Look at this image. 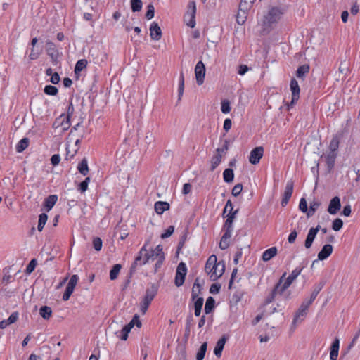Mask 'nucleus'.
Returning a JSON list of instances; mask_svg holds the SVG:
<instances>
[{
  "label": "nucleus",
  "mask_w": 360,
  "mask_h": 360,
  "mask_svg": "<svg viewBox=\"0 0 360 360\" xmlns=\"http://www.w3.org/2000/svg\"><path fill=\"white\" fill-rule=\"evenodd\" d=\"M286 9L283 6H271L265 12L262 20V27L264 32H270L275 28L283 20Z\"/></svg>",
  "instance_id": "f257e3e1"
},
{
  "label": "nucleus",
  "mask_w": 360,
  "mask_h": 360,
  "mask_svg": "<svg viewBox=\"0 0 360 360\" xmlns=\"http://www.w3.org/2000/svg\"><path fill=\"white\" fill-rule=\"evenodd\" d=\"M225 265L223 262H217L215 255H212L207 260L205 271L209 276L210 280L215 281L224 274Z\"/></svg>",
  "instance_id": "f03ea898"
},
{
  "label": "nucleus",
  "mask_w": 360,
  "mask_h": 360,
  "mask_svg": "<svg viewBox=\"0 0 360 360\" xmlns=\"http://www.w3.org/2000/svg\"><path fill=\"white\" fill-rule=\"evenodd\" d=\"M158 287L155 284H151L150 286L146 289L145 295L140 302V311L143 314L147 311L150 304L158 294Z\"/></svg>",
  "instance_id": "7ed1b4c3"
},
{
  "label": "nucleus",
  "mask_w": 360,
  "mask_h": 360,
  "mask_svg": "<svg viewBox=\"0 0 360 360\" xmlns=\"http://www.w3.org/2000/svg\"><path fill=\"white\" fill-rule=\"evenodd\" d=\"M196 4L195 1H190L187 5V10L184 16L185 24L193 28L195 26Z\"/></svg>",
  "instance_id": "20e7f679"
},
{
  "label": "nucleus",
  "mask_w": 360,
  "mask_h": 360,
  "mask_svg": "<svg viewBox=\"0 0 360 360\" xmlns=\"http://www.w3.org/2000/svg\"><path fill=\"white\" fill-rule=\"evenodd\" d=\"M149 257L150 260L156 261L155 270L157 271L165 260V254L162 250V246L161 245H158L155 249L151 250V251L149 252Z\"/></svg>",
  "instance_id": "39448f33"
},
{
  "label": "nucleus",
  "mask_w": 360,
  "mask_h": 360,
  "mask_svg": "<svg viewBox=\"0 0 360 360\" xmlns=\"http://www.w3.org/2000/svg\"><path fill=\"white\" fill-rule=\"evenodd\" d=\"M149 245V240L145 242L143 247L141 248L138 253V255L135 258L134 264L142 266L146 264L150 261L149 252L147 250V247Z\"/></svg>",
  "instance_id": "423d86ee"
},
{
  "label": "nucleus",
  "mask_w": 360,
  "mask_h": 360,
  "mask_svg": "<svg viewBox=\"0 0 360 360\" xmlns=\"http://www.w3.org/2000/svg\"><path fill=\"white\" fill-rule=\"evenodd\" d=\"M79 281V276L76 274L72 275L68 283L66 289L63 295V300L67 301L70 299L71 295L74 292L75 288L77 285Z\"/></svg>",
  "instance_id": "0eeeda50"
},
{
  "label": "nucleus",
  "mask_w": 360,
  "mask_h": 360,
  "mask_svg": "<svg viewBox=\"0 0 360 360\" xmlns=\"http://www.w3.org/2000/svg\"><path fill=\"white\" fill-rule=\"evenodd\" d=\"M186 272L187 268L186 264L184 262H181L177 266L175 276V285L177 287H180L184 284Z\"/></svg>",
  "instance_id": "6e6552de"
},
{
  "label": "nucleus",
  "mask_w": 360,
  "mask_h": 360,
  "mask_svg": "<svg viewBox=\"0 0 360 360\" xmlns=\"http://www.w3.org/2000/svg\"><path fill=\"white\" fill-rule=\"evenodd\" d=\"M290 90L292 92V100L290 103L288 105V110L292 107L299 100L300 89L298 82L295 79H292L290 81Z\"/></svg>",
  "instance_id": "1a4fd4ad"
},
{
  "label": "nucleus",
  "mask_w": 360,
  "mask_h": 360,
  "mask_svg": "<svg viewBox=\"0 0 360 360\" xmlns=\"http://www.w3.org/2000/svg\"><path fill=\"white\" fill-rule=\"evenodd\" d=\"M205 76V67L202 61H198L195 67V77L198 85L200 86L204 83Z\"/></svg>",
  "instance_id": "9d476101"
},
{
  "label": "nucleus",
  "mask_w": 360,
  "mask_h": 360,
  "mask_svg": "<svg viewBox=\"0 0 360 360\" xmlns=\"http://www.w3.org/2000/svg\"><path fill=\"white\" fill-rule=\"evenodd\" d=\"M264 155V148L258 146L252 149L250 153L249 161L252 165H257L259 162Z\"/></svg>",
  "instance_id": "9b49d317"
},
{
  "label": "nucleus",
  "mask_w": 360,
  "mask_h": 360,
  "mask_svg": "<svg viewBox=\"0 0 360 360\" xmlns=\"http://www.w3.org/2000/svg\"><path fill=\"white\" fill-rule=\"evenodd\" d=\"M285 276L286 273H284L276 285V290H278L279 294H282L293 282L290 278H285Z\"/></svg>",
  "instance_id": "f8f14e48"
},
{
  "label": "nucleus",
  "mask_w": 360,
  "mask_h": 360,
  "mask_svg": "<svg viewBox=\"0 0 360 360\" xmlns=\"http://www.w3.org/2000/svg\"><path fill=\"white\" fill-rule=\"evenodd\" d=\"M61 127L63 131L68 130L70 127V118L65 117V115H61L53 123V127L58 128Z\"/></svg>",
  "instance_id": "ddd939ff"
},
{
  "label": "nucleus",
  "mask_w": 360,
  "mask_h": 360,
  "mask_svg": "<svg viewBox=\"0 0 360 360\" xmlns=\"http://www.w3.org/2000/svg\"><path fill=\"white\" fill-rule=\"evenodd\" d=\"M320 229V226L318 225L316 227L311 228L307 233L305 242H304V246L307 249H309L311 247L313 242Z\"/></svg>",
  "instance_id": "4468645a"
},
{
  "label": "nucleus",
  "mask_w": 360,
  "mask_h": 360,
  "mask_svg": "<svg viewBox=\"0 0 360 360\" xmlns=\"http://www.w3.org/2000/svg\"><path fill=\"white\" fill-rule=\"evenodd\" d=\"M293 192V183L292 181H288L285 188L283 196L281 200V205L285 207L287 205L290 198L292 196Z\"/></svg>",
  "instance_id": "2eb2a0df"
},
{
  "label": "nucleus",
  "mask_w": 360,
  "mask_h": 360,
  "mask_svg": "<svg viewBox=\"0 0 360 360\" xmlns=\"http://www.w3.org/2000/svg\"><path fill=\"white\" fill-rule=\"evenodd\" d=\"M340 199L339 197L335 196L330 200L328 207V212L330 214H335L340 210Z\"/></svg>",
  "instance_id": "dca6fc26"
},
{
  "label": "nucleus",
  "mask_w": 360,
  "mask_h": 360,
  "mask_svg": "<svg viewBox=\"0 0 360 360\" xmlns=\"http://www.w3.org/2000/svg\"><path fill=\"white\" fill-rule=\"evenodd\" d=\"M150 36L155 41H158L162 37V30L155 22H153L150 26Z\"/></svg>",
  "instance_id": "f3484780"
},
{
  "label": "nucleus",
  "mask_w": 360,
  "mask_h": 360,
  "mask_svg": "<svg viewBox=\"0 0 360 360\" xmlns=\"http://www.w3.org/2000/svg\"><path fill=\"white\" fill-rule=\"evenodd\" d=\"M192 297L194 302V310L195 315L196 316H199L201 313V309L203 305L204 300L202 297H198L197 295L194 292V290L193 289L192 292Z\"/></svg>",
  "instance_id": "a211bd4d"
},
{
  "label": "nucleus",
  "mask_w": 360,
  "mask_h": 360,
  "mask_svg": "<svg viewBox=\"0 0 360 360\" xmlns=\"http://www.w3.org/2000/svg\"><path fill=\"white\" fill-rule=\"evenodd\" d=\"M337 157V153L328 150L326 153L321 155V158H324L325 161L329 168L334 166L335 160Z\"/></svg>",
  "instance_id": "6ab92c4d"
},
{
  "label": "nucleus",
  "mask_w": 360,
  "mask_h": 360,
  "mask_svg": "<svg viewBox=\"0 0 360 360\" xmlns=\"http://www.w3.org/2000/svg\"><path fill=\"white\" fill-rule=\"evenodd\" d=\"M333 250V246L330 244L323 245L321 251L318 253V259L324 260L327 259L332 254Z\"/></svg>",
  "instance_id": "aec40b11"
},
{
  "label": "nucleus",
  "mask_w": 360,
  "mask_h": 360,
  "mask_svg": "<svg viewBox=\"0 0 360 360\" xmlns=\"http://www.w3.org/2000/svg\"><path fill=\"white\" fill-rule=\"evenodd\" d=\"M339 348H340V340L338 338H335L333 342L330 351V360H337L339 354Z\"/></svg>",
  "instance_id": "412c9836"
},
{
  "label": "nucleus",
  "mask_w": 360,
  "mask_h": 360,
  "mask_svg": "<svg viewBox=\"0 0 360 360\" xmlns=\"http://www.w3.org/2000/svg\"><path fill=\"white\" fill-rule=\"evenodd\" d=\"M226 340L227 338L224 335L217 341L214 349V353L217 357H220L221 356V353Z\"/></svg>",
  "instance_id": "4be33fe9"
},
{
  "label": "nucleus",
  "mask_w": 360,
  "mask_h": 360,
  "mask_svg": "<svg viewBox=\"0 0 360 360\" xmlns=\"http://www.w3.org/2000/svg\"><path fill=\"white\" fill-rule=\"evenodd\" d=\"M154 208L157 214H162L169 209V204L164 201H158L155 203Z\"/></svg>",
  "instance_id": "5701e85b"
},
{
  "label": "nucleus",
  "mask_w": 360,
  "mask_h": 360,
  "mask_svg": "<svg viewBox=\"0 0 360 360\" xmlns=\"http://www.w3.org/2000/svg\"><path fill=\"white\" fill-rule=\"evenodd\" d=\"M141 325L142 324L139 319V316L137 314H136L131 320V321L128 324H127L123 328L127 330V331L130 333L131 330L134 326H136L138 328H140L141 327Z\"/></svg>",
  "instance_id": "b1692460"
},
{
  "label": "nucleus",
  "mask_w": 360,
  "mask_h": 360,
  "mask_svg": "<svg viewBox=\"0 0 360 360\" xmlns=\"http://www.w3.org/2000/svg\"><path fill=\"white\" fill-rule=\"evenodd\" d=\"M58 200V196L56 195H51L46 198L44 202V206L47 211H49L55 205Z\"/></svg>",
  "instance_id": "393cba45"
},
{
  "label": "nucleus",
  "mask_w": 360,
  "mask_h": 360,
  "mask_svg": "<svg viewBox=\"0 0 360 360\" xmlns=\"http://www.w3.org/2000/svg\"><path fill=\"white\" fill-rule=\"evenodd\" d=\"M248 12L249 10H243V8L239 6L238 12L236 15V20L238 24L243 25L245 22Z\"/></svg>",
  "instance_id": "a878e982"
},
{
  "label": "nucleus",
  "mask_w": 360,
  "mask_h": 360,
  "mask_svg": "<svg viewBox=\"0 0 360 360\" xmlns=\"http://www.w3.org/2000/svg\"><path fill=\"white\" fill-rule=\"evenodd\" d=\"M277 254V248L276 247H271L267 250H266L262 255V259L264 262L269 261L274 257H275Z\"/></svg>",
  "instance_id": "bb28decb"
},
{
  "label": "nucleus",
  "mask_w": 360,
  "mask_h": 360,
  "mask_svg": "<svg viewBox=\"0 0 360 360\" xmlns=\"http://www.w3.org/2000/svg\"><path fill=\"white\" fill-rule=\"evenodd\" d=\"M46 51H47L48 55L51 58L54 59V58H57L58 51L56 48L55 44L50 41H46Z\"/></svg>",
  "instance_id": "cd10ccee"
},
{
  "label": "nucleus",
  "mask_w": 360,
  "mask_h": 360,
  "mask_svg": "<svg viewBox=\"0 0 360 360\" xmlns=\"http://www.w3.org/2000/svg\"><path fill=\"white\" fill-rule=\"evenodd\" d=\"M306 315L307 312L303 311L302 309H298L294 316V319L292 323V326L296 328L297 325L304 319Z\"/></svg>",
  "instance_id": "c85d7f7f"
},
{
  "label": "nucleus",
  "mask_w": 360,
  "mask_h": 360,
  "mask_svg": "<svg viewBox=\"0 0 360 360\" xmlns=\"http://www.w3.org/2000/svg\"><path fill=\"white\" fill-rule=\"evenodd\" d=\"M30 141L28 138L22 139L16 145L15 149L18 153L23 152L29 146Z\"/></svg>",
  "instance_id": "c756f323"
},
{
  "label": "nucleus",
  "mask_w": 360,
  "mask_h": 360,
  "mask_svg": "<svg viewBox=\"0 0 360 360\" xmlns=\"http://www.w3.org/2000/svg\"><path fill=\"white\" fill-rule=\"evenodd\" d=\"M39 314L43 319L48 320L51 316L52 310L48 306H43L39 309Z\"/></svg>",
  "instance_id": "7c9ffc66"
},
{
  "label": "nucleus",
  "mask_w": 360,
  "mask_h": 360,
  "mask_svg": "<svg viewBox=\"0 0 360 360\" xmlns=\"http://www.w3.org/2000/svg\"><path fill=\"white\" fill-rule=\"evenodd\" d=\"M77 169L82 175L86 176L89 172L87 160L86 159H83L78 165Z\"/></svg>",
  "instance_id": "2f4dec72"
},
{
  "label": "nucleus",
  "mask_w": 360,
  "mask_h": 360,
  "mask_svg": "<svg viewBox=\"0 0 360 360\" xmlns=\"http://www.w3.org/2000/svg\"><path fill=\"white\" fill-rule=\"evenodd\" d=\"M221 162V155L217 150V153L215 154L211 160V169L214 170Z\"/></svg>",
  "instance_id": "473e14b6"
},
{
  "label": "nucleus",
  "mask_w": 360,
  "mask_h": 360,
  "mask_svg": "<svg viewBox=\"0 0 360 360\" xmlns=\"http://www.w3.org/2000/svg\"><path fill=\"white\" fill-rule=\"evenodd\" d=\"M223 178L225 182H232L234 178L233 171L231 169H226L223 172Z\"/></svg>",
  "instance_id": "72a5a7b5"
},
{
  "label": "nucleus",
  "mask_w": 360,
  "mask_h": 360,
  "mask_svg": "<svg viewBox=\"0 0 360 360\" xmlns=\"http://www.w3.org/2000/svg\"><path fill=\"white\" fill-rule=\"evenodd\" d=\"M48 216L45 213H41L39 216L37 229L39 231H41L47 221Z\"/></svg>",
  "instance_id": "f704fd0d"
},
{
  "label": "nucleus",
  "mask_w": 360,
  "mask_h": 360,
  "mask_svg": "<svg viewBox=\"0 0 360 360\" xmlns=\"http://www.w3.org/2000/svg\"><path fill=\"white\" fill-rule=\"evenodd\" d=\"M214 307V300L212 297H209L205 302V314H210Z\"/></svg>",
  "instance_id": "c9c22d12"
},
{
  "label": "nucleus",
  "mask_w": 360,
  "mask_h": 360,
  "mask_svg": "<svg viewBox=\"0 0 360 360\" xmlns=\"http://www.w3.org/2000/svg\"><path fill=\"white\" fill-rule=\"evenodd\" d=\"M87 65V60L85 59L79 60L75 67V72L79 73L82 71Z\"/></svg>",
  "instance_id": "e433bc0d"
},
{
  "label": "nucleus",
  "mask_w": 360,
  "mask_h": 360,
  "mask_svg": "<svg viewBox=\"0 0 360 360\" xmlns=\"http://www.w3.org/2000/svg\"><path fill=\"white\" fill-rule=\"evenodd\" d=\"M121 268L122 266L118 264L113 266L112 269L110 271V278L111 280H115L117 278Z\"/></svg>",
  "instance_id": "4c0bfd02"
},
{
  "label": "nucleus",
  "mask_w": 360,
  "mask_h": 360,
  "mask_svg": "<svg viewBox=\"0 0 360 360\" xmlns=\"http://www.w3.org/2000/svg\"><path fill=\"white\" fill-rule=\"evenodd\" d=\"M309 65H304L300 66L297 70L296 75L299 78H303L305 76V75L307 72H309Z\"/></svg>",
  "instance_id": "58836bf2"
},
{
  "label": "nucleus",
  "mask_w": 360,
  "mask_h": 360,
  "mask_svg": "<svg viewBox=\"0 0 360 360\" xmlns=\"http://www.w3.org/2000/svg\"><path fill=\"white\" fill-rule=\"evenodd\" d=\"M320 206V202L318 201H313L310 203L309 209L307 210V215L308 217H310L314 215L316 210Z\"/></svg>",
  "instance_id": "ea45409f"
},
{
  "label": "nucleus",
  "mask_w": 360,
  "mask_h": 360,
  "mask_svg": "<svg viewBox=\"0 0 360 360\" xmlns=\"http://www.w3.org/2000/svg\"><path fill=\"white\" fill-rule=\"evenodd\" d=\"M206 350H207V343L204 342L203 344H202L198 352H197L196 360H202L205 357Z\"/></svg>",
  "instance_id": "a19ab883"
},
{
  "label": "nucleus",
  "mask_w": 360,
  "mask_h": 360,
  "mask_svg": "<svg viewBox=\"0 0 360 360\" xmlns=\"http://www.w3.org/2000/svg\"><path fill=\"white\" fill-rule=\"evenodd\" d=\"M142 1L141 0H131V8L133 12H139L142 8Z\"/></svg>",
  "instance_id": "79ce46f5"
},
{
  "label": "nucleus",
  "mask_w": 360,
  "mask_h": 360,
  "mask_svg": "<svg viewBox=\"0 0 360 360\" xmlns=\"http://www.w3.org/2000/svg\"><path fill=\"white\" fill-rule=\"evenodd\" d=\"M255 0H241L239 6L243 10H250Z\"/></svg>",
  "instance_id": "37998d69"
},
{
  "label": "nucleus",
  "mask_w": 360,
  "mask_h": 360,
  "mask_svg": "<svg viewBox=\"0 0 360 360\" xmlns=\"http://www.w3.org/2000/svg\"><path fill=\"white\" fill-rule=\"evenodd\" d=\"M276 293H278V290H276V287L272 290L271 293L266 297L265 300L264 307H267L268 305L272 304L273 301L275 299Z\"/></svg>",
  "instance_id": "c03bdc74"
},
{
  "label": "nucleus",
  "mask_w": 360,
  "mask_h": 360,
  "mask_svg": "<svg viewBox=\"0 0 360 360\" xmlns=\"http://www.w3.org/2000/svg\"><path fill=\"white\" fill-rule=\"evenodd\" d=\"M339 148V140L335 137L330 142L328 150L337 153Z\"/></svg>",
  "instance_id": "a18cd8bd"
},
{
  "label": "nucleus",
  "mask_w": 360,
  "mask_h": 360,
  "mask_svg": "<svg viewBox=\"0 0 360 360\" xmlns=\"http://www.w3.org/2000/svg\"><path fill=\"white\" fill-rule=\"evenodd\" d=\"M303 269H304V266L296 267L288 277L290 278V280L294 281L298 277V276L301 274Z\"/></svg>",
  "instance_id": "49530a36"
},
{
  "label": "nucleus",
  "mask_w": 360,
  "mask_h": 360,
  "mask_svg": "<svg viewBox=\"0 0 360 360\" xmlns=\"http://www.w3.org/2000/svg\"><path fill=\"white\" fill-rule=\"evenodd\" d=\"M221 110L224 114H228L231 111L230 102L228 100H223L221 103Z\"/></svg>",
  "instance_id": "de8ad7c7"
},
{
  "label": "nucleus",
  "mask_w": 360,
  "mask_h": 360,
  "mask_svg": "<svg viewBox=\"0 0 360 360\" xmlns=\"http://www.w3.org/2000/svg\"><path fill=\"white\" fill-rule=\"evenodd\" d=\"M184 77L183 73H181L179 79V87H178V93H179V98L181 97V96L184 94Z\"/></svg>",
  "instance_id": "09e8293b"
},
{
  "label": "nucleus",
  "mask_w": 360,
  "mask_h": 360,
  "mask_svg": "<svg viewBox=\"0 0 360 360\" xmlns=\"http://www.w3.org/2000/svg\"><path fill=\"white\" fill-rule=\"evenodd\" d=\"M342 226H343L342 220L341 219L337 218L333 221L332 229L335 231H338L342 228Z\"/></svg>",
  "instance_id": "8fccbe9b"
},
{
  "label": "nucleus",
  "mask_w": 360,
  "mask_h": 360,
  "mask_svg": "<svg viewBox=\"0 0 360 360\" xmlns=\"http://www.w3.org/2000/svg\"><path fill=\"white\" fill-rule=\"evenodd\" d=\"M44 91L46 94L51 96H55L58 93L57 88L51 85L46 86Z\"/></svg>",
  "instance_id": "3c124183"
},
{
  "label": "nucleus",
  "mask_w": 360,
  "mask_h": 360,
  "mask_svg": "<svg viewBox=\"0 0 360 360\" xmlns=\"http://www.w3.org/2000/svg\"><path fill=\"white\" fill-rule=\"evenodd\" d=\"M155 15V8L153 4H150L147 6V11L146 13V18L148 20H150L154 17Z\"/></svg>",
  "instance_id": "603ef678"
},
{
  "label": "nucleus",
  "mask_w": 360,
  "mask_h": 360,
  "mask_svg": "<svg viewBox=\"0 0 360 360\" xmlns=\"http://www.w3.org/2000/svg\"><path fill=\"white\" fill-rule=\"evenodd\" d=\"M93 245L96 251H100L103 246L102 240L98 237L94 238L93 240Z\"/></svg>",
  "instance_id": "864d4df0"
},
{
  "label": "nucleus",
  "mask_w": 360,
  "mask_h": 360,
  "mask_svg": "<svg viewBox=\"0 0 360 360\" xmlns=\"http://www.w3.org/2000/svg\"><path fill=\"white\" fill-rule=\"evenodd\" d=\"M271 304V306L269 304L267 307H264L263 314L270 315L276 311V307L274 306V304Z\"/></svg>",
  "instance_id": "5fc2aeb1"
},
{
  "label": "nucleus",
  "mask_w": 360,
  "mask_h": 360,
  "mask_svg": "<svg viewBox=\"0 0 360 360\" xmlns=\"http://www.w3.org/2000/svg\"><path fill=\"white\" fill-rule=\"evenodd\" d=\"M174 231V227L173 226H169L164 233L161 234V238L162 239L167 238L169 237Z\"/></svg>",
  "instance_id": "6e6d98bb"
},
{
  "label": "nucleus",
  "mask_w": 360,
  "mask_h": 360,
  "mask_svg": "<svg viewBox=\"0 0 360 360\" xmlns=\"http://www.w3.org/2000/svg\"><path fill=\"white\" fill-rule=\"evenodd\" d=\"M299 209L304 213L307 212V210H308L307 202L304 198H301V200L300 201Z\"/></svg>",
  "instance_id": "4d7b16f0"
},
{
  "label": "nucleus",
  "mask_w": 360,
  "mask_h": 360,
  "mask_svg": "<svg viewBox=\"0 0 360 360\" xmlns=\"http://www.w3.org/2000/svg\"><path fill=\"white\" fill-rule=\"evenodd\" d=\"M129 332L127 330L122 328L120 332L117 333V337L122 340H127L128 338Z\"/></svg>",
  "instance_id": "13d9d810"
},
{
  "label": "nucleus",
  "mask_w": 360,
  "mask_h": 360,
  "mask_svg": "<svg viewBox=\"0 0 360 360\" xmlns=\"http://www.w3.org/2000/svg\"><path fill=\"white\" fill-rule=\"evenodd\" d=\"M243 190V186L241 184H238L234 186L232 189V195L234 196H238Z\"/></svg>",
  "instance_id": "bf43d9fd"
},
{
  "label": "nucleus",
  "mask_w": 360,
  "mask_h": 360,
  "mask_svg": "<svg viewBox=\"0 0 360 360\" xmlns=\"http://www.w3.org/2000/svg\"><path fill=\"white\" fill-rule=\"evenodd\" d=\"M75 108L72 104V102L70 101L68 104V108H67V114L65 115V117L71 118L72 115L74 114Z\"/></svg>",
  "instance_id": "052dcab7"
},
{
  "label": "nucleus",
  "mask_w": 360,
  "mask_h": 360,
  "mask_svg": "<svg viewBox=\"0 0 360 360\" xmlns=\"http://www.w3.org/2000/svg\"><path fill=\"white\" fill-rule=\"evenodd\" d=\"M36 264H37V261L35 259H33L30 261V262L29 263V264L27 266V268H26V271L27 273L30 274L32 273L35 266H36Z\"/></svg>",
  "instance_id": "680f3d73"
},
{
  "label": "nucleus",
  "mask_w": 360,
  "mask_h": 360,
  "mask_svg": "<svg viewBox=\"0 0 360 360\" xmlns=\"http://www.w3.org/2000/svg\"><path fill=\"white\" fill-rule=\"evenodd\" d=\"M18 314L17 312H13L8 318L7 322L8 323L9 325L12 324L18 320Z\"/></svg>",
  "instance_id": "e2e57ef3"
},
{
  "label": "nucleus",
  "mask_w": 360,
  "mask_h": 360,
  "mask_svg": "<svg viewBox=\"0 0 360 360\" xmlns=\"http://www.w3.org/2000/svg\"><path fill=\"white\" fill-rule=\"evenodd\" d=\"M39 56H40V53L38 51H36L34 48H32L31 49V52L29 55V58L30 60H34L37 59L39 57Z\"/></svg>",
  "instance_id": "0e129e2a"
},
{
  "label": "nucleus",
  "mask_w": 360,
  "mask_h": 360,
  "mask_svg": "<svg viewBox=\"0 0 360 360\" xmlns=\"http://www.w3.org/2000/svg\"><path fill=\"white\" fill-rule=\"evenodd\" d=\"M297 236V232L296 231V230L292 231L291 233H290V235L288 236V243H293L295 241Z\"/></svg>",
  "instance_id": "69168bd1"
},
{
  "label": "nucleus",
  "mask_w": 360,
  "mask_h": 360,
  "mask_svg": "<svg viewBox=\"0 0 360 360\" xmlns=\"http://www.w3.org/2000/svg\"><path fill=\"white\" fill-rule=\"evenodd\" d=\"M232 126V122L231 119L226 118L224 122L223 128L227 132L230 130Z\"/></svg>",
  "instance_id": "338daca9"
},
{
  "label": "nucleus",
  "mask_w": 360,
  "mask_h": 360,
  "mask_svg": "<svg viewBox=\"0 0 360 360\" xmlns=\"http://www.w3.org/2000/svg\"><path fill=\"white\" fill-rule=\"evenodd\" d=\"M229 240H226L224 238H221L220 243H219V248L221 250H225L229 246Z\"/></svg>",
  "instance_id": "774afa93"
}]
</instances>
